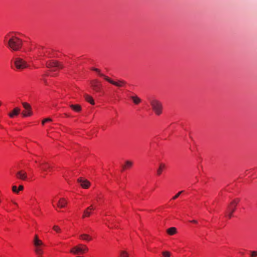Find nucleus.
Returning a JSON list of instances; mask_svg holds the SVG:
<instances>
[{
    "instance_id": "1",
    "label": "nucleus",
    "mask_w": 257,
    "mask_h": 257,
    "mask_svg": "<svg viewBox=\"0 0 257 257\" xmlns=\"http://www.w3.org/2000/svg\"><path fill=\"white\" fill-rule=\"evenodd\" d=\"M23 46V41L19 38L12 36L8 41L7 46L12 51H19Z\"/></svg>"
},
{
    "instance_id": "2",
    "label": "nucleus",
    "mask_w": 257,
    "mask_h": 257,
    "mask_svg": "<svg viewBox=\"0 0 257 257\" xmlns=\"http://www.w3.org/2000/svg\"><path fill=\"white\" fill-rule=\"evenodd\" d=\"M152 109L156 114L159 115L162 113L163 105L162 103L157 99H151L150 101Z\"/></svg>"
},
{
    "instance_id": "3",
    "label": "nucleus",
    "mask_w": 257,
    "mask_h": 257,
    "mask_svg": "<svg viewBox=\"0 0 257 257\" xmlns=\"http://www.w3.org/2000/svg\"><path fill=\"white\" fill-rule=\"evenodd\" d=\"M238 199H235L232 200L228 205L226 211V215L228 218H231L232 216V214L236 209V206L239 202Z\"/></svg>"
},
{
    "instance_id": "4",
    "label": "nucleus",
    "mask_w": 257,
    "mask_h": 257,
    "mask_svg": "<svg viewBox=\"0 0 257 257\" xmlns=\"http://www.w3.org/2000/svg\"><path fill=\"white\" fill-rule=\"evenodd\" d=\"M88 248L86 245L83 244H79L73 247L70 252L74 254H83L88 251Z\"/></svg>"
},
{
    "instance_id": "5",
    "label": "nucleus",
    "mask_w": 257,
    "mask_h": 257,
    "mask_svg": "<svg viewBox=\"0 0 257 257\" xmlns=\"http://www.w3.org/2000/svg\"><path fill=\"white\" fill-rule=\"evenodd\" d=\"M100 76L104 78V79L109 82L110 83L118 87H122L126 84V82L122 80H118L117 81H114L109 78L108 76H105L103 74H100Z\"/></svg>"
},
{
    "instance_id": "6",
    "label": "nucleus",
    "mask_w": 257,
    "mask_h": 257,
    "mask_svg": "<svg viewBox=\"0 0 257 257\" xmlns=\"http://www.w3.org/2000/svg\"><path fill=\"white\" fill-rule=\"evenodd\" d=\"M14 64L16 67L19 70H22L28 67L27 62L22 58H16L14 60Z\"/></svg>"
},
{
    "instance_id": "7",
    "label": "nucleus",
    "mask_w": 257,
    "mask_h": 257,
    "mask_svg": "<svg viewBox=\"0 0 257 257\" xmlns=\"http://www.w3.org/2000/svg\"><path fill=\"white\" fill-rule=\"evenodd\" d=\"M47 66L51 69L52 71H55L58 69H61L63 66L57 61H51L47 64Z\"/></svg>"
},
{
    "instance_id": "8",
    "label": "nucleus",
    "mask_w": 257,
    "mask_h": 257,
    "mask_svg": "<svg viewBox=\"0 0 257 257\" xmlns=\"http://www.w3.org/2000/svg\"><path fill=\"white\" fill-rule=\"evenodd\" d=\"M22 105L26 110L25 111L22 112L23 116L26 117L31 116L33 113L31 105L27 102H23Z\"/></svg>"
},
{
    "instance_id": "9",
    "label": "nucleus",
    "mask_w": 257,
    "mask_h": 257,
    "mask_svg": "<svg viewBox=\"0 0 257 257\" xmlns=\"http://www.w3.org/2000/svg\"><path fill=\"white\" fill-rule=\"evenodd\" d=\"M16 176L18 179L22 180H26L28 178L26 172L23 170L17 172L16 174Z\"/></svg>"
},
{
    "instance_id": "10",
    "label": "nucleus",
    "mask_w": 257,
    "mask_h": 257,
    "mask_svg": "<svg viewBox=\"0 0 257 257\" xmlns=\"http://www.w3.org/2000/svg\"><path fill=\"white\" fill-rule=\"evenodd\" d=\"M95 209V207H94L93 205H91L89 207H88L84 211L83 214L82 215V218H85L86 217H88L90 216L91 214V211Z\"/></svg>"
},
{
    "instance_id": "11",
    "label": "nucleus",
    "mask_w": 257,
    "mask_h": 257,
    "mask_svg": "<svg viewBox=\"0 0 257 257\" xmlns=\"http://www.w3.org/2000/svg\"><path fill=\"white\" fill-rule=\"evenodd\" d=\"M78 182L83 188L85 189L88 188L90 184V182L87 180L83 179L81 178L78 179Z\"/></svg>"
},
{
    "instance_id": "12",
    "label": "nucleus",
    "mask_w": 257,
    "mask_h": 257,
    "mask_svg": "<svg viewBox=\"0 0 257 257\" xmlns=\"http://www.w3.org/2000/svg\"><path fill=\"white\" fill-rule=\"evenodd\" d=\"M91 85L93 89L96 91H99L100 88V83L97 80H93Z\"/></svg>"
},
{
    "instance_id": "13",
    "label": "nucleus",
    "mask_w": 257,
    "mask_h": 257,
    "mask_svg": "<svg viewBox=\"0 0 257 257\" xmlns=\"http://www.w3.org/2000/svg\"><path fill=\"white\" fill-rule=\"evenodd\" d=\"M67 203V201L64 198H61L58 202V207L60 208H63L66 206Z\"/></svg>"
},
{
    "instance_id": "14",
    "label": "nucleus",
    "mask_w": 257,
    "mask_h": 257,
    "mask_svg": "<svg viewBox=\"0 0 257 257\" xmlns=\"http://www.w3.org/2000/svg\"><path fill=\"white\" fill-rule=\"evenodd\" d=\"M20 112V109L19 107L15 108L12 112L9 114V115L10 117L13 118L15 115H17Z\"/></svg>"
},
{
    "instance_id": "15",
    "label": "nucleus",
    "mask_w": 257,
    "mask_h": 257,
    "mask_svg": "<svg viewBox=\"0 0 257 257\" xmlns=\"http://www.w3.org/2000/svg\"><path fill=\"white\" fill-rule=\"evenodd\" d=\"M166 168V166L163 163H161L159 165V167L157 170V174L158 175H160L162 174L163 170Z\"/></svg>"
},
{
    "instance_id": "16",
    "label": "nucleus",
    "mask_w": 257,
    "mask_h": 257,
    "mask_svg": "<svg viewBox=\"0 0 257 257\" xmlns=\"http://www.w3.org/2000/svg\"><path fill=\"white\" fill-rule=\"evenodd\" d=\"M70 107L76 112H80L81 110V106L79 104H71Z\"/></svg>"
},
{
    "instance_id": "17",
    "label": "nucleus",
    "mask_w": 257,
    "mask_h": 257,
    "mask_svg": "<svg viewBox=\"0 0 257 257\" xmlns=\"http://www.w3.org/2000/svg\"><path fill=\"white\" fill-rule=\"evenodd\" d=\"M84 97H85L86 100L87 101H88V102H89L90 104H91L92 105H94L95 104L93 98L91 96L85 94L84 95Z\"/></svg>"
},
{
    "instance_id": "18",
    "label": "nucleus",
    "mask_w": 257,
    "mask_h": 257,
    "mask_svg": "<svg viewBox=\"0 0 257 257\" xmlns=\"http://www.w3.org/2000/svg\"><path fill=\"white\" fill-rule=\"evenodd\" d=\"M80 238L83 240L86 241H90L92 239V237L87 234H82L80 235Z\"/></svg>"
},
{
    "instance_id": "19",
    "label": "nucleus",
    "mask_w": 257,
    "mask_h": 257,
    "mask_svg": "<svg viewBox=\"0 0 257 257\" xmlns=\"http://www.w3.org/2000/svg\"><path fill=\"white\" fill-rule=\"evenodd\" d=\"M34 244L35 247H42V245H44L42 240L40 239H34Z\"/></svg>"
},
{
    "instance_id": "20",
    "label": "nucleus",
    "mask_w": 257,
    "mask_h": 257,
    "mask_svg": "<svg viewBox=\"0 0 257 257\" xmlns=\"http://www.w3.org/2000/svg\"><path fill=\"white\" fill-rule=\"evenodd\" d=\"M131 98L136 104H138L141 102V99L137 96H132Z\"/></svg>"
},
{
    "instance_id": "21",
    "label": "nucleus",
    "mask_w": 257,
    "mask_h": 257,
    "mask_svg": "<svg viewBox=\"0 0 257 257\" xmlns=\"http://www.w3.org/2000/svg\"><path fill=\"white\" fill-rule=\"evenodd\" d=\"M176 232H177L176 228L174 227H170L167 230V232L169 235H171L175 234L176 233Z\"/></svg>"
},
{
    "instance_id": "22",
    "label": "nucleus",
    "mask_w": 257,
    "mask_h": 257,
    "mask_svg": "<svg viewBox=\"0 0 257 257\" xmlns=\"http://www.w3.org/2000/svg\"><path fill=\"white\" fill-rule=\"evenodd\" d=\"M133 165V162L131 161H126L125 163V165L122 167L123 169L130 168L132 167Z\"/></svg>"
},
{
    "instance_id": "23",
    "label": "nucleus",
    "mask_w": 257,
    "mask_h": 257,
    "mask_svg": "<svg viewBox=\"0 0 257 257\" xmlns=\"http://www.w3.org/2000/svg\"><path fill=\"white\" fill-rule=\"evenodd\" d=\"M35 252L36 253V254L38 255H42L43 254V249L42 247H35Z\"/></svg>"
},
{
    "instance_id": "24",
    "label": "nucleus",
    "mask_w": 257,
    "mask_h": 257,
    "mask_svg": "<svg viewBox=\"0 0 257 257\" xmlns=\"http://www.w3.org/2000/svg\"><path fill=\"white\" fill-rule=\"evenodd\" d=\"M42 169L43 171H46L48 168H51V166L47 163H44L41 164Z\"/></svg>"
},
{
    "instance_id": "25",
    "label": "nucleus",
    "mask_w": 257,
    "mask_h": 257,
    "mask_svg": "<svg viewBox=\"0 0 257 257\" xmlns=\"http://www.w3.org/2000/svg\"><path fill=\"white\" fill-rule=\"evenodd\" d=\"M119 255L120 257H129L128 253L125 250H121Z\"/></svg>"
},
{
    "instance_id": "26",
    "label": "nucleus",
    "mask_w": 257,
    "mask_h": 257,
    "mask_svg": "<svg viewBox=\"0 0 257 257\" xmlns=\"http://www.w3.org/2000/svg\"><path fill=\"white\" fill-rule=\"evenodd\" d=\"M183 192V191H181L178 192L175 196L172 197V199L175 200L177 199Z\"/></svg>"
},
{
    "instance_id": "27",
    "label": "nucleus",
    "mask_w": 257,
    "mask_h": 257,
    "mask_svg": "<svg viewBox=\"0 0 257 257\" xmlns=\"http://www.w3.org/2000/svg\"><path fill=\"white\" fill-rule=\"evenodd\" d=\"M162 254L164 257H170V253L168 251H163L162 252Z\"/></svg>"
},
{
    "instance_id": "28",
    "label": "nucleus",
    "mask_w": 257,
    "mask_h": 257,
    "mask_svg": "<svg viewBox=\"0 0 257 257\" xmlns=\"http://www.w3.org/2000/svg\"><path fill=\"white\" fill-rule=\"evenodd\" d=\"M53 229L57 232H60L61 231V229L57 225L54 226Z\"/></svg>"
},
{
    "instance_id": "29",
    "label": "nucleus",
    "mask_w": 257,
    "mask_h": 257,
    "mask_svg": "<svg viewBox=\"0 0 257 257\" xmlns=\"http://www.w3.org/2000/svg\"><path fill=\"white\" fill-rule=\"evenodd\" d=\"M52 120V119L50 118H45L42 121V124H44L45 122H48V121H51Z\"/></svg>"
},
{
    "instance_id": "30",
    "label": "nucleus",
    "mask_w": 257,
    "mask_h": 257,
    "mask_svg": "<svg viewBox=\"0 0 257 257\" xmlns=\"http://www.w3.org/2000/svg\"><path fill=\"white\" fill-rule=\"evenodd\" d=\"M12 190L13 192L16 193H19V190H18L17 189V187L16 186H13L12 187Z\"/></svg>"
},
{
    "instance_id": "31",
    "label": "nucleus",
    "mask_w": 257,
    "mask_h": 257,
    "mask_svg": "<svg viewBox=\"0 0 257 257\" xmlns=\"http://www.w3.org/2000/svg\"><path fill=\"white\" fill-rule=\"evenodd\" d=\"M257 255V251H251V256L255 257Z\"/></svg>"
},
{
    "instance_id": "32",
    "label": "nucleus",
    "mask_w": 257,
    "mask_h": 257,
    "mask_svg": "<svg viewBox=\"0 0 257 257\" xmlns=\"http://www.w3.org/2000/svg\"><path fill=\"white\" fill-rule=\"evenodd\" d=\"M92 69L93 70H94V71H96V72H98V73H99V74H101V73L100 72V70H99L98 69H97V68H92ZM99 75L100 76V75Z\"/></svg>"
},
{
    "instance_id": "33",
    "label": "nucleus",
    "mask_w": 257,
    "mask_h": 257,
    "mask_svg": "<svg viewBox=\"0 0 257 257\" xmlns=\"http://www.w3.org/2000/svg\"><path fill=\"white\" fill-rule=\"evenodd\" d=\"M23 189H24V187H23V186H22V185H20V186H19V189H18V190H19V191H22V190H23Z\"/></svg>"
},
{
    "instance_id": "34",
    "label": "nucleus",
    "mask_w": 257,
    "mask_h": 257,
    "mask_svg": "<svg viewBox=\"0 0 257 257\" xmlns=\"http://www.w3.org/2000/svg\"><path fill=\"white\" fill-rule=\"evenodd\" d=\"M191 222H193V223H197V221L195 220H193L192 221H191Z\"/></svg>"
},
{
    "instance_id": "35",
    "label": "nucleus",
    "mask_w": 257,
    "mask_h": 257,
    "mask_svg": "<svg viewBox=\"0 0 257 257\" xmlns=\"http://www.w3.org/2000/svg\"><path fill=\"white\" fill-rule=\"evenodd\" d=\"M34 239H39L38 238V235H36L35 236V238H34Z\"/></svg>"
},
{
    "instance_id": "36",
    "label": "nucleus",
    "mask_w": 257,
    "mask_h": 257,
    "mask_svg": "<svg viewBox=\"0 0 257 257\" xmlns=\"http://www.w3.org/2000/svg\"><path fill=\"white\" fill-rule=\"evenodd\" d=\"M52 204H53V203H54V200H52ZM53 206L54 207H55V206L54 204H53Z\"/></svg>"
},
{
    "instance_id": "37",
    "label": "nucleus",
    "mask_w": 257,
    "mask_h": 257,
    "mask_svg": "<svg viewBox=\"0 0 257 257\" xmlns=\"http://www.w3.org/2000/svg\"><path fill=\"white\" fill-rule=\"evenodd\" d=\"M65 115L67 116H69V115L67 114H65Z\"/></svg>"
},
{
    "instance_id": "38",
    "label": "nucleus",
    "mask_w": 257,
    "mask_h": 257,
    "mask_svg": "<svg viewBox=\"0 0 257 257\" xmlns=\"http://www.w3.org/2000/svg\"><path fill=\"white\" fill-rule=\"evenodd\" d=\"M114 227H115V228H117V226H115H115H114Z\"/></svg>"
}]
</instances>
